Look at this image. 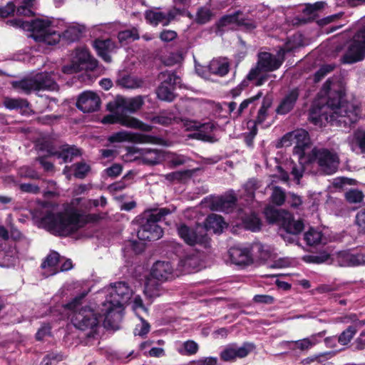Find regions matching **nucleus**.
Wrapping results in <instances>:
<instances>
[{
	"mask_svg": "<svg viewBox=\"0 0 365 365\" xmlns=\"http://www.w3.org/2000/svg\"><path fill=\"white\" fill-rule=\"evenodd\" d=\"M331 84L330 79L324 84L320 95L327 96L326 104L319 108L314 107L309 119L315 125H322L323 120H326L339 126H350L359 119L361 108L354 103L343 101L342 91L333 88Z\"/></svg>",
	"mask_w": 365,
	"mask_h": 365,
	"instance_id": "obj_1",
	"label": "nucleus"
},
{
	"mask_svg": "<svg viewBox=\"0 0 365 365\" xmlns=\"http://www.w3.org/2000/svg\"><path fill=\"white\" fill-rule=\"evenodd\" d=\"M80 198L73 200L63 212H55V207L46 203L42 207L40 217L43 226L50 232L59 236H68L76 232L91 218L75 206Z\"/></svg>",
	"mask_w": 365,
	"mask_h": 365,
	"instance_id": "obj_2",
	"label": "nucleus"
},
{
	"mask_svg": "<svg viewBox=\"0 0 365 365\" xmlns=\"http://www.w3.org/2000/svg\"><path fill=\"white\" fill-rule=\"evenodd\" d=\"M109 296L103 303L104 326L112 329H118L123 319V307L130 298L132 290L124 282L110 284L108 289Z\"/></svg>",
	"mask_w": 365,
	"mask_h": 365,
	"instance_id": "obj_3",
	"label": "nucleus"
},
{
	"mask_svg": "<svg viewBox=\"0 0 365 365\" xmlns=\"http://www.w3.org/2000/svg\"><path fill=\"white\" fill-rule=\"evenodd\" d=\"M292 50L286 46L280 48L276 55L269 52H259L257 54V62L255 68H252L247 76V78L253 81L256 86L263 85L270 76L264 72H271L280 68L284 61V55Z\"/></svg>",
	"mask_w": 365,
	"mask_h": 365,
	"instance_id": "obj_4",
	"label": "nucleus"
},
{
	"mask_svg": "<svg viewBox=\"0 0 365 365\" xmlns=\"http://www.w3.org/2000/svg\"><path fill=\"white\" fill-rule=\"evenodd\" d=\"M6 23L14 27L31 31V36L37 42L52 46L57 44L61 39L60 33L55 30L47 19H36L31 21L15 19Z\"/></svg>",
	"mask_w": 365,
	"mask_h": 365,
	"instance_id": "obj_5",
	"label": "nucleus"
},
{
	"mask_svg": "<svg viewBox=\"0 0 365 365\" xmlns=\"http://www.w3.org/2000/svg\"><path fill=\"white\" fill-rule=\"evenodd\" d=\"M84 294L75 298L66 307L73 310L71 315V322L73 325L81 330L93 331L98 326L99 319L97 314L90 307H82L79 309L81 300L84 297Z\"/></svg>",
	"mask_w": 365,
	"mask_h": 365,
	"instance_id": "obj_6",
	"label": "nucleus"
},
{
	"mask_svg": "<svg viewBox=\"0 0 365 365\" xmlns=\"http://www.w3.org/2000/svg\"><path fill=\"white\" fill-rule=\"evenodd\" d=\"M365 57V19L359 24L357 31L350 41L343 62L353 63L363 60Z\"/></svg>",
	"mask_w": 365,
	"mask_h": 365,
	"instance_id": "obj_7",
	"label": "nucleus"
},
{
	"mask_svg": "<svg viewBox=\"0 0 365 365\" xmlns=\"http://www.w3.org/2000/svg\"><path fill=\"white\" fill-rule=\"evenodd\" d=\"M281 143L285 147L294 144L293 153L302 162V158L306 156L307 150L310 147L309 133L303 129L288 133L282 138Z\"/></svg>",
	"mask_w": 365,
	"mask_h": 365,
	"instance_id": "obj_8",
	"label": "nucleus"
},
{
	"mask_svg": "<svg viewBox=\"0 0 365 365\" xmlns=\"http://www.w3.org/2000/svg\"><path fill=\"white\" fill-rule=\"evenodd\" d=\"M177 230L180 238L189 245H200L206 247L208 244L209 238L202 225L189 227L185 223H180L177 225Z\"/></svg>",
	"mask_w": 365,
	"mask_h": 365,
	"instance_id": "obj_9",
	"label": "nucleus"
},
{
	"mask_svg": "<svg viewBox=\"0 0 365 365\" xmlns=\"http://www.w3.org/2000/svg\"><path fill=\"white\" fill-rule=\"evenodd\" d=\"M312 154L324 173L331 175L337 170L339 165V158L334 151L325 148H314L312 150Z\"/></svg>",
	"mask_w": 365,
	"mask_h": 365,
	"instance_id": "obj_10",
	"label": "nucleus"
},
{
	"mask_svg": "<svg viewBox=\"0 0 365 365\" xmlns=\"http://www.w3.org/2000/svg\"><path fill=\"white\" fill-rule=\"evenodd\" d=\"M102 123L104 124H113L119 123L123 126L139 129L142 131L149 132L153 129V126L145 124L136 118L123 115L115 112L112 114L107 115L102 119Z\"/></svg>",
	"mask_w": 365,
	"mask_h": 365,
	"instance_id": "obj_11",
	"label": "nucleus"
},
{
	"mask_svg": "<svg viewBox=\"0 0 365 365\" xmlns=\"http://www.w3.org/2000/svg\"><path fill=\"white\" fill-rule=\"evenodd\" d=\"M111 143L130 141L135 143L163 144V140L150 135L128 131H120L108 138Z\"/></svg>",
	"mask_w": 365,
	"mask_h": 365,
	"instance_id": "obj_12",
	"label": "nucleus"
},
{
	"mask_svg": "<svg viewBox=\"0 0 365 365\" xmlns=\"http://www.w3.org/2000/svg\"><path fill=\"white\" fill-rule=\"evenodd\" d=\"M38 147L40 150L46 151L48 156L55 155L61 158L64 163L72 161L74 157L81 155L79 149L75 146L64 145L61 150L58 151L51 143L45 141L40 143Z\"/></svg>",
	"mask_w": 365,
	"mask_h": 365,
	"instance_id": "obj_13",
	"label": "nucleus"
},
{
	"mask_svg": "<svg viewBox=\"0 0 365 365\" xmlns=\"http://www.w3.org/2000/svg\"><path fill=\"white\" fill-rule=\"evenodd\" d=\"M255 346L250 343H244L241 346L236 344L227 346L220 353L221 359L225 361H234L246 357Z\"/></svg>",
	"mask_w": 365,
	"mask_h": 365,
	"instance_id": "obj_14",
	"label": "nucleus"
},
{
	"mask_svg": "<svg viewBox=\"0 0 365 365\" xmlns=\"http://www.w3.org/2000/svg\"><path fill=\"white\" fill-rule=\"evenodd\" d=\"M93 59L86 48L78 49L71 66H64L63 72L73 73L88 68V64L93 65Z\"/></svg>",
	"mask_w": 365,
	"mask_h": 365,
	"instance_id": "obj_15",
	"label": "nucleus"
},
{
	"mask_svg": "<svg viewBox=\"0 0 365 365\" xmlns=\"http://www.w3.org/2000/svg\"><path fill=\"white\" fill-rule=\"evenodd\" d=\"M76 106L83 113L95 112L100 108V97L93 91H84L78 96Z\"/></svg>",
	"mask_w": 365,
	"mask_h": 365,
	"instance_id": "obj_16",
	"label": "nucleus"
},
{
	"mask_svg": "<svg viewBox=\"0 0 365 365\" xmlns=\"http://www.w3.org/2000/svg\"><path fill=\"white\" fill-rule=\"evenodd\" d=\"M129 155L138 154L143 158L145 163L154 165L159 163L163 155L160 150L150 148H138L135 146H130L126 148Z\"/></svg>",
	"mask_w": 365,
	"mask_h": 365,
	"instance_id": "obj_17",
	"label": "nucleus"
},
{
	"mask_svg": "<svg viewBox=\"0 0 365 365\" xmlns=\"http://www.w3.org/2000/svg\"><path fill=\"white\" fill-rule=\"evenodd\" d=\"M137 236L140 240H156L163 236V230L158 224L145 220L138 230Z\"/></svg>",
	"mask_w": 365,
	"mask_h": 365,
	"instance_id": "obj_18",
	"label": "nucleus"
},
{
	"mask_svg": "<svg viewBox=\"0 0 365 365\" xmlns=\"http://www.w3.org/2000/svg\"><path fill=\"white\" fill-rule=\"evenodd\" d=\"M299 96V90L298 88H294L286 93L281 99L277 107L275 112L278 115H286L294 108Z\"/></svg>",
	"mask_w": 365,
	"mask_h": 365,
	"instance_id": "obj_19",
	"label": "nucleus"
},
{
	"mask_svg": "<svg viewBox=\"0 0 365 365\" xmlns=\"http://www.w3.org/2000/svg\"><path fill=\"white\" fill-rule=\"evenodd\" d=\"M151 276L160 282L173 278V267L169 262L158 261L152 267Z\"/></svg>",
	"mask_w": 365,
	"mask_h": 365,
	"instance_id": "obj_20",
	"label": "nucleus"
},
{
	"mask_svg": "<svg viewBox=\"0 0 365 365\" xmlns=\"http://www.w3.org/2000/svg\"><path fill=\"white\" fill-rule=\"evenodd\" d=\"M115 106L117 109L121 108L122 110L135 113L138 110L144 103L143 98L138 96L133 98H125L117 96L115 100Z\"/></svg>",
	"mask_w": 365,
	"mask_h": 365,
	"instance_id": "obj_21",
	"label": "nucleus"
},
{
	"mask_svg": "<svg viewBox=\"0 0 365 365\" xmlns=\"http://www.w3.org/2000/svg\"><path fill=\"white\" fill-rule=\"evenodd\" d=\"M176 12L170 11L167 14L157 11H147L145 14L146 20L153 26L161 24L163 26H168L175 17Z\"/></svg>",
	"mask_w": 365,
	"mask_h": 365,
	"instance_id": "obj_22",
	"label": "nucleus"
},
{
	"mask_svg": "<svg viewBox=\"0 0 365 365\" xmlns=\"http://www.w3.org/2000/svg\"><path fill=\"white\" fill-rule=\"evenodd\" d=\"M54 73H39L35 76V84H36V92L40 91H57L58 86L53 77Z\"/></svg>",
	"mask_w": 365,
	"mask_h": 365,
	"instance_id": "obj_23",
	"label": "nucleus"
},
{
	"mask_svg": "<svg viewBox=\"0 0 365 365\" xmlns=\"http://www.w3.org/2000/svg\"><path fill=\"white\" fill-rule=\"evenodd\" d=\"M336 259L341 267L364 265L365 264V254H353L344 251L338 253Z\"/></svg>",
	"mask_w": 365,
	"mask_h": 365,
	"instance_id": "obj_24",
	"label": "nucleus"
},
{
	"mask_svg": "<svg viewBox=\"0 0 365 365\" xmlns=\"http://www.w3.org/2000/svg\"><path fill=\"white\" fill-rule=\"evenodd\" d=\"M93 47L95 48L98 55L101 56L106 62H110L111 57L110 53L115 49V43L110 38L107 39H96L93 42Z\"/></svg>",
	"mask_w": 365,
	"mask_h": 365,
	"instance_id": "obj_25",
	"label": "nucleus"
},
{
	"mask_svg": "<svg viewBox=\"0 0 365 365\" xmlns=\"http://www.w3.org/2000/svg\"><path fill=\"white\" fill-rule=\"evenodd\" d=\"M346 143L353 152L360 150L361 153L365 155V130L357 129L349 135Z\"/></svg>",
	"mask_w": 365,
	"mask_h": 365,
	"instance_id": "obj_26",
	"label": "nucleus"
},
{
	"mask_svg": "<svg viewBox=\"0 0 365 365\" xmlns=\"http://www.w3.org/2000/svg\"><path fill=\"white\" fill-rule=\"evenodd\" d=\"M324 6V3L321 1L316 2L313 4H307L302 11V14L297 16L296 19L298 23L306 24L313 21L317 16V11Z\"/></svg>",
	"mask_w": 365,
	"mask_h": 365,
	"instance_id": "obj_27",
	"label": "nucleus"
},
{
	"mask_svg": "<svg viewBox=\"0 0 365 365\" xmlns=\"http://www.w3.org/2000/svg\"><path fill=\"white\" fill-rule=\"evenodd\" d=\"M236 202L237 198L235 195L230 193L215 200L212 202V207L217 211L229 213L235 207Z\"/></svg>",
	"mask_w": 365,
	"mask_h": 365,
	"instance_id": "obj_28",
	"label": "nucleus"
},
{
	"mask_svg": "<svg viewBox=\"0 0 365 365\" xmlns=\"http://www.w3.org/2000/svg\"><path fill=\"white\" fill-rule=\"evenodd\" d=\"M229 253L232 262L235 264L245 265L252 262L250 252L247 248L239 247H232Z\"/></svg>",
	"mask_w": 365,
	"mask_h": 365,
	"instance_id": "obj_29",
	"label": "nucleus"
},
{
	"mask_svg": "<svg viewBox=\"0 0 365 365\" xmlns=\"http://www.w3.org/2000/svg\"><path fill=\"white\" fill-rule=\"evenodd\" d=\"M60 255L56 252H51L41 264V268L45 270L46 277L52 276L59 272L58 262Z\"/></svg>",
	"mask_w": 365,
	"mask_h": 365,
	"instance_id": "obj_30",
	"label": "nucleus"
},
{
	"mask_svg": "<svg viewBox=\"0 0 365 365\" xmlns=\"http://www.w3.org/2000/svg\"><path fill=\"white\" fill-rule=\"evenodd\" d=\"M326 331H322L317 334H312L309 337L292 341L294 344L295 349H299L300 351H304L310 349L314 345L319 342V339L322 338L326 334Z\"/></svg>",
	"mask_w": 365,
	"mask_h": 365,
	"instance_id": "obj_31",
	"label": "nucleus"
},
{
	"mask_svg": "<svg viewBox=\"0 0 365 365\" xmlns=\"http://www.w3.org/2000/svg\"><path fill=\"white\" fill-rule=\"evenodd\" d=\"M12 87L19 93L30 94L31 92H36V84H35V76L25 78L20 81H13Z\"/></svg>",
	"mask_w": 365,
	"mask_h": 365,
	"instance_id": "obj_32",
	"label": "nucleus"
},
{
	"mask_svg": "<svg viewBox=\"0 0 365 365\" xmlns=\"http://www.w3.org/2000/svg\"><path fill=\"white\" fill-rule=\"evenodd\" d=\"M86 29L83 25L78 24H71L67 26L66 29L61 35V38L68 42H73L78 41L85 32Z\"/></svg>",
	"mask_w": 365,
	"mask_h": 365,
	"instance_id": "obj_33",
	"label": "nucleus"
},
{
	"mask_svg": "<svg viewBox=\"0 0 365 365\" xmlns=\"http://www.w3.org/2000/svg\"><path fill=\"white\" fill-rule=\"evenodd\" d=\"M225 226L226 223L221 216L212 214L206 218L203 227L205 229V233H207V231L210 230H212L215 233H220Z\"/></svg>",
	"mask_w": 365,
	"mask_h": 365,
	"instance_id": "obj_34",
	"label": "nucleus"
},
{
	"mask_svg": "<svg viewBox=\"0 0 365 365\" xmlns=\"http://www.w3.org/2000/svg\"><path fill=\"white\" fill-rule=\"evenodd\" d=\"M175 210V208L173 207L150 210L147 212V217L145 220L150 222H153V224H157L158 222L165 220V217L173 213Z\"/></svg>",
	"mask_w": 365,
	"mask_h": 365,
	"instance_id": "obj_35",
	"label": "nucleus"
},
{
	"mask_svg": "<svg viewBox=\"0 0 365 365\" xmlns=\"http://www.w3.org/2000/svg\"><path fill=\"white\" fill-rule=\"evenodd\" d=\"M214 128L215 125L212 122L205 123H200V126L197 128V132L194 133L192 136L198 140L212 142L213 137L211 133Z\"/></svg>",
	"mask_w": 365,
	"mask_h": 365,
	"instance_id": "obj_36",
	"label": "nucleus"
},
{
	"mask_svg": "<svg viewBox=\"0 0 365 365\" xmlns=\"http://www.w3.org/2000/svg\"><path fill=\"white\" fill-rule=\"evenodd\" d=\"M304 228V224L301 220H294L289 215L282 222V229L286 231L287 234L293 235H298Z\"/></svg>",
	"mask_w": 365,
	"mask_h": 365,
	"instance_id": "obj_37",
	"label": "nucleus"
},
{
	"mask_svg": "<svg viewBox=\"0 0 365 365\" xmlns=\"http://www.w3.org/2000/svg\"><path fill=\"white\" fill-rule=\"evenodd\" d=\"M4 105L9 110H19L23 113L27 112L29 108V103L27 100L20 98H6L4 101Z\"/></svg>",
	"mask_w": 365,
	"mask_h": 365,
	"instance_id": "obj_38",
	"label": "nucleus"
},
{
	"mask_svg": "<svg viewBox=\"0 0 365 365\" xmlns=\"http://www.w3.org/2000/svg\"><path fill=\"white\" fill-rule=\"evenodd\" d=\"M208 68L212 73L224 76L229 71V63L226 59H213Z\"/></svg>",
	"mask_w": 365,
	"mask_h": 365,
	"instance_id": "obj_39",
	"label": "nucleus"
},
{
	"mask_svg": "<svg viewBox=\"0 0 365 365\" xmlns=\"http://www.w3.org/2000/svg\"><path fill=\"white\" fill-rule=\"evenodd\" d=\"M151 121L154 123L167 126L171 125L174 122H178V118L173 112L163 110L158 115L153 116L151 118Z\"/></svg>",
	"mask_w": 365,
	"mask_h": 365,
	"instance_id": "obj_40",
	"label": "nucleus"
},
{
	"mask_svg": "<svg viewBox=\"0 0 365 365\" xmlns=\"http://www.w3.org/2000/svg\"><path fill=\"white\" fill-rule=\"evenodd\" d=\"M272 105V98L270 97H264L263 98L262 106L258 110L257 115L255 119V124L263 123L268 116V110Z\"/></svg>",
	"mask_w": 365,
	"mask_h": 365,
	"instance_id": "obj_41",
	"label": "nucleus"
},
{
	"mask_svg": "<svg viewBox=\"0 0 365 365\" xmlns=\"http://www.w3.org/2000/svg\"><path fill=\"white\" fill-rule=\"evenodd\" d=\"M304 239L308 245L314 246L322 242L323 235L321 231L310 228L304 233Z\"/></svg>",
	"mask_w": 365,
	"mask_h": 365,
	"instance_id": "obj_42",
	"label": "nucleus"
},
{
	"mask_svg": "<svg viewBox=\"0 0 365 365\" xmlns=\"http://www.w3.org/2000/svg\"><path fill=\"white\" fill-rule=\"evenodd\" d=\"M118 83L125 88H137L143 86V81L135 76L125 75L118 80Z\"/></svg>",
	"mask_w": 365,
	"mask_h": 365,
	"instance_id": "obj_43",
	"label": "nucleus"
},
{
	"mask_svg": "<svg viewBox=\"0 0 365 365\" xmlns=\"http://www.w3.org/2000/svg\"><path fill=\"white\" fill-rule=\"evenodd\" d=\"M140 38L138 31L133 27L131 29H127L120 31L118 34V38L121 43L126 44L129 42L138 40Z\"/></svg>",
	"mask_w": 365,
	"mask_h": 365,
	"instance_id": "obj_44",
	"label": "nucleus"
},
{
	"mask_svg": "<svg viewBox=\"0 0 365 365\" xmlns=\"http://www.w3.org/2000/svg\"><path fill=\"white\" fill-rule=\"evenodd\" d=\"M198 344L195 341L187 340L182 343L177 348V350L181 355L190 356L195 354L198 351Z\"/></svg>",
	"mask_w": 365,
	"mask_h": 365,
	"instance_id": "obj_45",
	"label": "nucleus"
},
{
	"mask_svg": "<svg viewBox=\"0 0 365 365\" xmlns=\"http://www.w3.org/2000/svg\"><path fill=\"white\" fill-rule=\"evenodd\" d=\"M174 88L165 84H160L157 90L158 98L162 101H172L175 98Z\"/></svg>",
	"mask_w": 365,
	"mask_h": 365,
	"instance_id": "obj_46",
	"label": "nucleus"
},
{
	"mask_svg": "<svg viewBox=\"0 0 365 365\" xmlns=\"http://www.w3.org/2000/svg\"><path fill=\"white\" fill-rule=\"evenodd\" d=\"M159 77L163 81L162 84H165L173 88L180 83V77L170 71L162 72L160 73Z\"/></svg>",
	"mask_w": 365,
	"mask_h": 365,
	"instance_id": "obj_47",
	"label": "nucleus"
},
{
	"mask_svg": "<svg viewBox=\"0 0 365 365\" xmlns=\"http://www.w3.org/2000/svg\"><path fill=\"white\" fill-rule=\"evenodd\" d=\"M243 223L246 229L256 232L260 229V220L258 216L252 213L243 218Z\"/></svg>",
	"mask_w": 365,
	"mask_h": 365,
	"instance_id": "obj_48",
	"label": "nucleus"
},
{
	"mask_svg": "<svg viewBox=\"0 0 365 365\" xmlns=\"http://www.w3.org/2000/svg\"><path fill=\"white\" fill-rule=\"evenodd\" d=\"M240 16L242 13L236 11L232 14L223 16L220 21V26H231V29H234L235 26H238Z\"/></svg>",
	"mask_w": 365,
	"mask_h": 365,
	"instance_id": "obj_49",
	"label": "nucleus"
},
{
	"mask_svg": "<svg viewBox=\"0 0 365 365\" xmlns=\"http://www.w3.org/2000/svg\"><path fill=\"white\" fill-rule=\"evenodd\" d=\"M312 160V158L309 156H304V158H302V163L299 160V165H297L295 164H293L292 163H290V170H291V174L294 176V179L297 180H299V179L302 177L304 168L303 164L307 162H310Z\"/></svg>",
	"mask_w": 365,
	"mask_h": 365,
	"instance_id": "obj_50",
	"label": "nucleus"
},
{
	"mask_svg": "<svg viewBox=\"0 0 365 365\" xmlns=\"http://www.w3.org/2000/svg\"><path fill=\"white\" fill-rule=\"evenodd\" d=\"M357 332V329L354 326H349L343 331L338 337V341L341 345L348 344Z\"/></svg>",
	"mask_w": 365,
	"mask_h": 365,
	"instance_id": "obj_51",
	"label": "nucleus"
},
{
	"mask_svg": "<svg viewBox=\"0 0 365 365\" xmlns=\"http://www.w3.org/2000/svg\"><path fill=\"white\" fill-rule=\"evenodd\" d=\"M263 93L262 91L258 92V93L251 98L244 100L239 107L235 113V117H239L244 112L245 109H247L250 105H255V102L257 101L262 96Z\"/></svg>",
	"mask_w": 365,
	"mask_h": 365,
	"instance_id": "obj_52",
	"label": "nucleus"
},
{
	"mask_svg": "<svg viewBox=\"0 0 365 365\" xmlns=\"http://www.w3.org/2000/svg\"><path fill=\"white\" fill-rule=\"evenodd\" d=\"M345 198L349 203H358L362 202L364 193L358 189H350L344 194Z\"/></svg>",
	"mask_w": 365,
	"mask_h": 365,
	"instance_id": "obj_53",
	"label": "nucleus"
},
{
	"mask_svg": "<svg viewBox=\"0 0 365 365\" xmlns=\"http://www.w3.org/2000/svg\"><path fill=\"white\" fill-rule=\"evenodd\" d=\"M76 178L79 179L84 178L91 170L90 166L84 162L77 163L72 165Z\"/></svg>",
	"mask_w": 365,
	"mask_h": 365,
	"instance_id": "obj_54",
	"label": "nucleus"
},
{
	"mask_svg": "<svg viewBox=\"0 0 365 365\" xmlns=\"http://www.w3.org/2000/svg\"><path fill=\"white\" fill-rule=\"evenodd\" d=\"M212 16V12L209 8L202 7L197 12L196 21L200 24H205L210 21Z\"/></svg>",
	"mask_w": 365,
	"mask_h": 365,
	"instance_id": "obj_55",
	"label": "nucleus"
},
{
	"mask_svg": "<svg viewBox=\"0 0 365 365\" xmlns=\"http://www.w3.org/2000/svg\"><path fill=\"white\" fill-rule=\"evenodd\" d=\"M140 322L135 325L133 334L135 336L143 337L150 331V326L149 323L144 320L142 317H140Z\"/></svg>",
	"mask_w": 365,
	"mask_h": 365,
	"instance_id": "obj_56",
	"label": "nucleus"
},
{
	"mask_svg": "<svg viewBox=\"0 0 365 365\" xmlns=\"http://www.w3.org/2000/svg\"><path fill=\"white\" fill-rule=\"evenodd\" d=\"M271 198L274 204L282 205L285 201V192L280 187H274Z\"/></svg>",
	"mask_w": 365,
	"mask_h": 365,
	"instance_id": "obj_57",
	"label": "nucleus"
},
{
	"mask_svg": "<svg viewBox=\"0 0 365 365\" xmlns=\"http://www.w3.org/2000/svg\"><path fill=\"white\" fill-rule=\"evenodd\" d=\"M253 252L259 253V258L262 260H266L270 257V250L268 246L261 243H256L252 246Z\"/></svg>",
	"mask_w": 365,
	"mask_h": 365,
	"instance_id": "obj_58",
	"label": "nucleus"
},
{
	"mask_svg": "<svg viewBox=\"0 0 365 365\" xmlns=\"http://www.w3.org/2000/svg\"><path fill=\"white\" fill-rule=\"evenodd\" d=\"M34 0H23V5L19 6L16 10V14L19 16H31L33 14L31 8L33 6Z\"/></svg>",
	"mask_w": 365,
	"mask_h": 365,
	"instance_id": "obj_59",
	"label": "nucleus"
},
{
	"mask_svg": "<svg viewBox=\"0 0 365 365\" xmlns=\"http://www.w3.org/2000/svg\"><path fill=\"white\" fill-rule=\"evenodd\" d=\"M334 68V65L327 64L319 68V69L315 73L314 81V82L320 81L325 76L331 73Z\"/></svg>",
	"mask_w": 365,
	"mask_h": 365,
	"instance_id": "obj_60",
	"label": "nucleus"
},
{
	"mask_svg": "<svg viewBox=\"0 0 365 365\" xmlns=\"http://www.w3.org/2000/svg\"><path fill=\"white\" fill-rule=\"evenodd\" d=\"M63 360V356L57 353H51L47 354L42 361L43 365H53L54 364Z\"/></svg>",
	"mask_w": 365,
	"mask_h": 365,
	"instance_id": "obj_61",
	"label": "nucleus"
},
{
	"mask_svg": "<svg viewBox=\"0 0 365 365\" xmlns=\"http://www.w3.org/2000/svg\"><path fill=\"white\" fill-rule=\"evenodd\" d=\"M144 293L146 296L150 298L155 297L159 296V290L155 286L151 280L148 281L145 286Z\"/></svg>",
	"mask_w": 365,
	"mask_h": 365,
	"instance_id": "obj_62",
	"label": "nucleus"
},
{
	"mask_svg": "<svg viewBox=\"0 0 365 365\" xmlns=\"http://www.w3.org/2000/svg\"><path fill=\"white\" fill-rule=\"evenodd\" d=\"M244 187L248 196L253 197L255 191L258 188V182L255 179H251L245 183Z\"/></svg>",
	"mask_w": 365,
	"mask_h": 365,
	"instance_id": "obj_63",
	"label": "nucleus"
},
{
	"mask_svg": "<svg viewBox=\"0 0 365 365\" xmlns=\"http://www.w3.org/2000/svg\"><path fill=\"white\" fill-rule=\"evenodd\" d=\"M356 223L365 231V207L360 210L356 215Z\"/></svg>",
	"mask_w": 365,
	"mask_h": 365,
	"instance_id": "obj_64",
	"label": "nucleus"
}]
</instances>
